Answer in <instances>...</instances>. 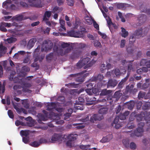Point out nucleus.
<instances>
[{
	"label": "nucleus",
	"instance_id": "nucleus-53",
	"mask_svg": "<svg viewBox=\"0 0 150 150\" xmlns=\"http://www.w3.org/2000/svg\"><path fill=\"white\" fill-rule=\"evenodd\" d=\"M89 115L88 114L85 115L84 118H82L81 119V121L82 122H87L89 120Z\"/></svg>",
	"mask_w": 150,
	"mask_h": 150
},
{
	"label": "nucleus",
	"instance_id": "nucleus-58",
	"mask_svg": "<svg viewBox=\"0 0 150 150\" xmlns=\"http://www.w3.org/2000/svg\"><path fill=\"white\" fill-rule=\"evenodd\" d=\"M31 67H36V70L38 69L39 67V66L36 61H35L31 64Z\"/></svg>",
	"mask_w": 150,
	"mask_h": 150
},
{
	"label": "nucleus",
	"instance_id": "nucleus-35",
	"mask_svg": "<svg viewBox=\"0 0 150 150\" xmlns=\"http://www.w3.org/2000/svg\"><path fill=\"white\" fill-rule=\"evenodd\" d=\"M35 4L34 7L41 8L43 6V4L41 3V0H35Z\"/></svg>",
	"mask_w": 150,
	"mask_h": 150
},
{
	"label": "nucleus",
	"instance_id": "nucleus-33",
	"mask_svg": "<svg viewBox=\"0 0 150 150\" xmlns=\"http://www.w3.org/2000/svg\"><path fill=\"white\" fill-rule=\"evenodd\" d=\"M142 29L141 28L140 29L136 30L134 34L137 37L136 38H138L139 37H140L142 35Z\"/></svg>",
	"mask_w": 150,
	"mask_h": 150
},
{
	"label": "nucleus",
	"instance_id": "nucleus-42",
	"mask_svg": "<svg viewBox=\"0 0 150 150\" xmlns=\"http://www.w3.org/2000/svg\"><path fill=\"white\" fill-rule=\"evenodd\" d=\"M20 133L21 136H25V137H27L29 134L28 130H21Z\"/></svg>",
	"mask_w": 150,
	"mask_h": 150
},
{
	"label": "nucleus",
	"instance_id": "nucleus-20",
	"mask_svg": "<svg viewBox=\"0 0 150 150\" xmlns=\"http://www.w3.org/2000/svg\"><path fill=\"white\" fill-rule=\"evenodd\" d=\"M7 48L3 45L2 43L0 44V58L5 54L6 52Z\"/></svg>",
	"mask_w": 150,
	"mask_h": 150
},
{
	"label": "nucleus",
	"instance_id": "nucleus-40",
	"mask_svg": "<svg viewBox=\"0 0 150 150\" xmlns=\"http://www.w3.org/2000/svg\"><path fill=\"white\" fill-rule=\"evenodd\" d=\"M135 105V103L134 101H130L129 103H127V105L128 109L131 110L134 108Z\"/></svg>",
	"mask_w": 150,
	"mask_h": 150
},
{
	"label": "nucleus",
	"instance_id": "nucleus-16",
	"mask_svg": "<svg viewBox=\"0 0 150 150\" xmlns=\"http://www.w3.org/2000/svg\"><path fill=\"white\" fill-rule=\"evenodd\" d=\"M67 34L68 36H69L75 38H79L80 36V32L71 30L68 32Z\"/></svg>",
	"mask_w": 150,
	"mask_h": 150
},
{
	"label": "nucleus",
	"instance_id": "nucleus-24",
	"mask_svg": "<svg viewBox=\"0 0 150 150\" xmlns=\"http://www.w3.org/2000/svg\"><path fill=\"white\" fill-rule=\"evenodd\" d=\"M68 141H75L78 137V135L76 134H70L68 136H67Z\"/></svg>",
	"mask_w": 150,
	"mask_h": 150
},
{
	"label": "nucleus",
	"instance_id": "nucleus-39",
	"mask_svg": "<svg viewBox=\"0 0 150 150\" xmlns=\"http://www.w3.org/2000/svg\"><path fill=\"white\" fill-rule=\"evenodd\" d=\"M6 85V83L5 81H4L2 85L1 82L0 81V92L2 91V93H4L5 90V86Z\"/></svg>",
	"mask_w": 150,
	"mask_h": 150
},
{
	"label": "nucleus",
	"instance_id": "nucleus-46",
	"mask_svg": "<svg viewBox=\"0 0 150 150\" xmlns=\"http://www.w3.org/2000/svg\"><path fill=\"white\" fill-rule=\"evenodd\" d=\"M73 125L74 126H75L77 125H78L76 126V127L77 129H81L83 128H84L85 127V126L84 125H82L81 124H78V123H76V124H74Z\"/></svg>",
	"mask_w": 150,
	"mask_h": 150
},
{
	"label": "nucleus",
	"instance_id": "nucleus-41",
	"mask_svg": "<svg viewBox=\"0 0 150 150\" xmlns=\"http://www.w3.org/2000/svg\"><path fill=\"white\" fill-rule=\"evenodd\" d=\"M137 37L134 34H132L129 38V43L130 44H133L135 41V38Z\"/></svg>",
	"mask_w": 150,
	"mask_h": 150
},
{
	"label": "nucleus",
	"instance_id": "nucleus-31",
	"mask_svg": "<svg viewBox=\"0 0 150 150\" xmlns=\"http://www.w3.org/2000/svg\"><path fill=\"white\" fill-rule=\"evenodd\" d=\"M28 17H24L23 15H19L17 16L15 18V19L18 21H21L23 20L27 19L29 18Z\"/></svg>",
	"mask_w": 150,
	"mask_h": 150
},
{
	"label": "nucleus",
	"instance_id": "nucleus-3",
	"mask_svg": "<svg viewBox=\"0 0 150 150\" xmlns=\"http://www.w3.org/2000/svg\"><path fill=\"white\" fill-rule=\"evenodd\" d=\"M103 75L99 74L98 75L97 77L95 76L92 77L91 79L92 81H98V83L97 84V87L100 88L103 85Z\"/></svg>",
	"mask_w": 150,
	"mask_h": 150
},
{
	"label": "nucleus",
	"instance_id": "nucleus-12",
	"mask_svg": "<svg viewBox=\"0 0 150 150\" xmlns=\"http://www.w3.org/2000/svg\"><path fill=\"white\" fill-rule=\"evenodd\" d=\"M31 86V84L29 83L25 82L23 83L22 86L23 88V89L22 90L23 92L25 93L30 92L31 91L28 89V88H29Z\"/></svg>",
	"mask_w": 150,
	"mask_h": 150
},
{
	"label": "nucleus",
	"instance_id": "nucleus-37",
	"mask_svg": "<svg viewBox=\"0 0 150 150\" xmlns=\"http://www.w3.org/2000/svg\"><path fill=\"white\" fill-rule=\"evenodd\" d=\"M16 40V38L12 37L8 38L6 40H4L6 43L7 42L8 43H11L14 42H15Z\"/></svg>",
	"mask_w": 150,
	"mask_h": 150
},
{
	"label": "nucleus",
	"instance_id": "nucleus-4",
	"mask_svg": "<svg viewBox=\"0 0 150 150\" xmlns=\"http://www.w3.org/2000/svg\"><path fill=\"white\" fill-rule=\"evenodd\" d=\"M121 90H120L116 91L113 96H109L107 98V100H111L112 102L114 101L115 102L118 101L122 95L121 93Z\"/></svg>",
	"mask_w": 150,
	"mask_h": 150
},
{
	"label": "nucleus",
	"instance_id": "nucleus-14",
	"mask_svg": "<svg viewBox=\"0 0 150 150\" xmlns=\"http://www.w3.org/2000/svg\"><path fill=\"white\" fill-rule=\"evenodd\" d=\"M44 43L45 45V51H47L51 50L53 47V44L51 41L45 40Z\"/></svg>",
	"mask_w": 150,
	"mask_h": 150
},
{
	"label": "nucleus",
	"instance_id": "nucleus-38",
	"mask_svg": "<svg viewBox=\"0 0 150 150\" xmlns=\"http://www.w3.org/2000/svg\"><path fill=\"white\" fill-rule=\"evenodd\" d=\"M54 54L53 52L50 53L46 56V58L47 61L49 62H50L53 59Z\"/></svg>",
	"mask_w": 150,
	"mask_h": 150
},
{
	"label": "nucleus",
	"instance_id": "nucleus-5",
	"mask_svg": "<svg viewBox=\"0 0 150 150\" xmlns=\"http://www.w3.org/2000/svg\"><path fill=\"white\" fill-rule=\"evenodd\" d=\"M42 112L44 114L42 113H38L37 115V117L38 119V122L40 124H41L42 121H46L48 119V112L45 110H42Z\"/></svg>",
	"mask_w": 150,
	"mask_h": 150
},
{
	"label": "nucleus",
	"instance_id": "nucleus-15",
	"mask_svg": "<svg viewBox=\"0 0 150 150\" xmlns=\"http://www.w3.org/2000/svg\"><path fill=\"white\" fill-rule=\"evenodd\" d=\"M81 53V51H78L76 50L71 53L70 56V58L72 59L78 58L80 56Z\"/></svg>",
	"mask_w": 150,
	"mask_h": 150
},
{
	"label": "nucleus",
	"instance_id": "nucleus-19",
	"mask_svg": "<svg viewBox=\"0 0 150 150\" xmlns=\"http://www.w3.org/2000/svg\"><path fill=\"white\" fill-rule=\"evenodd\" d=\"M133 60L129 61L128 63L127 64V73L130 74V73L131 71H134V68L133 66V64L132 62Z\"/></svg>",
	"mask_w": 150,
	"mask_h": 150
},
{
	"label": "nucleus",
	"instance_id": "nucleus-54",
	"mask_svg": "<svg viewBox=\"0 0 150 150\" xmlns=\"http://www.w3.org/2000/svg\"><path fill=\"white\" fill-rule=\"evenodd\" d=\"M113 136L112 134H109L107 135L105 137H104V140H106V141H110L112 139Z\"/></svg>",
	"mask_w": 150,
	"mask_h": 150
},
{
	"label": "nucleus",
	"instance_id": "nucleus-43",
	"mask_svg": "<svg viewBox=\"0 0 150 150\" xmlns=\"http://www.w3.org/2000/svg\"><path fill=\"white\" fill-rule=\"evenodd\" d=\"M150 108L149 103L146 102L142 107V108L143 110H149Z\"/></svg>",
	"mask_w": 150,
	"mask_h": 150
},
{
	"label": "nucleus",
	"instance_id": "nucleus-47",
	"mask_svg": "<svg viewBox=\"0 0 150 150\" xmlns=\"http://www.w3.org/2000/svg\"><path fill=\"white\" fill-rule=\"evenodd\" d=\"M56 52L58 56H63L64 55V52H63V50L61 48H59Z\"/></svg>",
	"mask_w": 150,
	"mask_h": 150
},
{
	"label": "nucleus",
	"instance_id": "nucleus-7",
	"mask_svg": "<svg viewBox=\"0 0 150 150\" xmlns=\"http://www.w3.org/2000/svg\"><path fill=\"white\" fill-rule=\"evenodd\" d=\"M134 86L133 84L130 86H127L125 88V93L127 94L129 92L131 94H135L137 91V89L136 88H134Z\"/></svg>",
	"mask_w": 150,
	"mask_h": 150
},
{
	"label": "nucleus",
	"instance_id": "nucleus-51",
	"mask_svg": "<svg viewBox=\"0 0 150 150\" xmlns=\"http://www.w3.org/2000/svg\"><path fill=\"white\" fill-rule=\"evenodd\" d=\"M114 73L116 76H119L121 74L120 70L117 68H116L115 69Z\"/></svg>",
	"mask_w": 150,
	"mask_h": 150
},
{
	"label": "nucleus",
	"instance_id": "nucleus-56",
	"mask_svg": "<svg viewBox=\"0 0 150 150\" xmlns=\"http://www.w3.org/2000/svg\"><path fill=\"white\" fill-rule=\"evenodd\" d=\"M73 47L72 46L69 47L67 48H66L64 51V55L70 52Z\"/></svg>",
	"mask_w": 150,
	"mask_h": 150
},
{
	"label": "nucleus",
	"instance_id": "nucleus-11",
	"mask_svg": "<svg viewBox=\"0 0 150 150\" xmlns=\"http://www.w3.org/2000/svg\"><path fill=\"white\" fill-rule=\"evenodd\" d=\"M16 74L15 71H11L10 73V76L9 77V79L11 81H13L14 83H16L19 81V79L17 77H15L13 78L14 76Z\"/></svg>",
	"mask_w": 150,
	"mask_h": 150
},
{
	"label": "nucleus",
	"instance_id": "nucleus-1",
	"mask_svg": "<svg viewBox=\"0 0 150 150\" xmlns=\"http://www.w3.org/2000/svg\"><path fill=\"white\" fill-rule=\"evenodd\" d=\"M91 59L88 57L83 58L81 60L79 61L76 64L77 66L79 68H81L85 65L84 69H86L88 67H91L94 63L93 61L90 62Z\"/></svg>",
	"mask_w": 150,
	"mask_h": 150
},
{
	"label": "nucleus",
	"instance_id": "nucleus-64",
	"mask_svg": "<svg viewBox=\"0 0 150 150\" xmlns=\"http://www.w3.org/2000/svg\"><path fill=\"white\" fill-rule=\"evenodd\" d=\"M144 119L146 121H147L146 122L147 125L149 127H150V115H149L148 118L147 117H145Z\"/></svg>",
	"mask_w": 150,
	"mask_h": 150
},
{
	"label": "nucleus",
	"instance_id": "nucleus-13",
	"mask_svg": "<svg viewBox=\"0 0 150 150\" xmlns=\"http://www.w3.org/2000/svg\"><path fill=\"white\" fill-rule=\"evenodd\" d=\"M117 81L114 79H110L109 80L107 84V88H114L117 84Z\"/></svg>",
	"mask_w": 150,
	"mask_h": 150
},
{
	"label": "nucleus",
	"instance_id": "nucleus-17",
	"mask_svg": "<svg viewBox=\"0 0 150 150\" xmlns=\"http://www.w3.org/2000/svg\"><path fill=\"white\" fill-rule=\"evenodd\" d=\"M62 135L61 134L54 133L52 136L51 138V141H58L61 140V139L63 138Z\"/></svg>",
	"mask_w": 150,
	"mask_h": 150
},
{
	"label": "nucleus",
	"instance_id": "nucleus-55",
	"mask_svg": "<svg viewBox=\"0 0 150 150\" xmlns=\"http://www.w3.org/2000/svg\"><path fill=\"white\" fill-rule=\"evenodd\" d=\"M64 119L65 120L67 121H69L70 120V117L71 116L70 114L66 113L64 115Z\"/></svg>",
	"mask_w": 150,
	"mask_h": 150
},
{
	"label": "nucleus",
	"instance_id": "nucleus-52",
	"mask_svg": "<svg viewBox=\"0 0 150 150\" xmlns=\"http://www.w3.org/2000/svg\"><path fill=\"white\" fill-rule=\"evenodd\" d=\"M146 93L144 92H143L142 91H140L138 95V97L139 98H144Z\"/></svg>",
	"mask_w": 150,
	"mask_h": 150
},
{
	"label": "nucleus",
	"instance_id": "nucleus-28",
	"mask_svg": "<svg viewBox=\"0 0 150 150\" xmlns=\"http://www.w3.org/2000/svg\"><path fill=\"white\" fill-rule=\"evenodd\" d=\"M27 0H18V3L23 7L26 8L28 7V4L26 2Z\"/></svg>",
	"mask_w": 150,
	"mask_h": 150
},
{
	"label": "nucleus",
	"instance_id": "nucleus-34",
	"mask_svg": "<svg viewBox=\"0 0 150 150\" xmlns=\"http://www.w3.org/2000/svg\"><path fill=\"white\" fill-rule=\"evenodd\" d=\"M85 20L86 21V23L89 25L92 24L94 20L93 18H90L88 16L85 17Z\"/></svg>",
	"mask_w": 150,
	"mask_h": 150
},
{
	"label": "nucleus",
	"instance_id": "nucleus-10",
	"mask_svg": "<svg viewBox=\"0 0 150 150\" xmlns=\"http://www.w3.org/2000/svg\"><path fill=\"white\" fill-rule=\"evenodd\" d=\"M144 132L142 129H139L137 128L136 129L134 130V133H132L130 134V137H133L134 136L137 137H141L142 135V133Z\"/></svg>",
	"mask_w": 150,
	"mask_h": 150
},
{
	"label": "nucleus",
	"instance_id": "nucleus-50",
	"mask_svg": "<svg viewBox=\"0 0 150 150\" xmlns=\"http://www.w3.org/2000/svg\"><path fill=\"white\" fill-rule=\"evenodd\" d=\"M86 45L84 44L81 43H79L78 45V49L77 50L78 51H81V52H82V49L85 47Z\"/></svg>",
	"mask_w": 150,
	"mask_h": 150
},
{
	"label": "nucleus",
	"instance_id": "nucleus-21",
	"mask_svg": "<svg viewBox=\"0 0 150 150\" xmlns=\"http://www.w3.org/2000/svg\"><path fill=\"white\" fill-rule=\"evenodd\" d=\"M139 9L141 12L146 13L148 14H150V8L147 9L144 4H143L140 6Z\"/></svg>",
	"mask_w": 150,
	"mask_h": 150
},
{
	"label": "nucleus",
	"instance_id": "nucleus-36",
	"mask_svg": "<svg viewBox=\"0 0 150 150\" xmlns=\"http://www.w3.org/2000/svg\"><path fill=\"white\" fill-rule=\"evenodd\" d=\"M58 114L52 112H50L49 115V117L51 119H56L58 117Z\"/></svg>",
	"mask_w": 150,
	"mask_h": 150
},
{
	"label": "nucleus",
	"instance_id": "nucleus-22",
	"mask_svg": "<svg viewBox=\"0 0 150 150\" xmlns=\"http://www.w3.org/2000/svg\"><path fill=\"white\" fill-rule=\"evenodd\" d=\"M138 19L140 23H142L146 21V15L143 14H140L138 16Z\"/></svg>",
	"mask_w": 150,
	"mask_h": 150
},
{
	"label": "nucleus",
	"instance_id": "nucleus-18",
	"mask_svg": "<svg viewBox=\"0 0 150 150\" xmlns=\"http://www.w3.org/2000/svg\"><path fill=\"white\" fill-rule=\"evenodd\" d=\"M22 88V86L20 85H15L13 87V89L15 92L17 93L18 94H21L22 91L21 90Z\"/></svg>",
	"mask_w": 150,
	"mask_h": 150
},
{
	"label": "nucleus",
	"instance_id": "nucleus-59",
	"mask_svg": "<svg viewBox=\"0 0 150 150\" xmlns=\"http://www.w3.org/2000/svg\"><path fill=\"white\" fill-rule=\"evenodd\" d=\"M72 141H67L66 145L67 146L69 147H75L76 146H75L72 143Z\"/></svg>",
	"mask_w": 150,
	"mask_h": 150
},
{
	"label": "nucleus",
	"instance_id": "nucleus-63",
	"mask_svg": "<svg viewBox=\"0 0 150 150\" xmlns=\"http://www.w3.org/2000/svg\"><path fill=\"white\" fill-rule=\"evenodd\" d=\"M67 3L68 6H72L74 5V0H68L67 1Z\"/></svg>",
	"mask_w": 150,
	"mask_h": 150
},
{
	"label": "nucleus",
	"instance_id": "nucleus-61",
	"mask_svg": "<svg viewBox=\"0 0 150 150\" xmlns=\"http://www.w3.org/2000/svg\"><path fill=\"white\" fill-rule=\"evenodd\" d=\"M129 147L132 149L134 150L136 147V144L133 142H131L130 144Z\"/></svg>",
	"mask_w": 150,
	"mask_h": 150
},
{
	"label": "nucleus",
	"instance_id": "nucleus-45",
	"mask_svg": "<svg viewBox=\"0 0 150 150\" xmlns=\"http://www.w3.org/2000/svg\"><path fill=\"white\" fill-rule=\"evenodd\" d=\"M22 104L23 106L26 109H27L29 108V104L26 100H23L22 102Z\"/></svg>",
	"mask_w": 150,
	"mask_h": 150
},
{
	"label": "nucleus",
	"instance_id": "nucleus-26",
	"mask_svg": "<svg viewBox=\"0 0 150 150\" xmlns=\"http://www.w3.org/2000/svg\"><path fill=\"white\" fill-rule=\"evenodd\" d=\"M36 41V39L35 38H32L31 39L28 43V46L30 48H32L34 45Z\"/></svg>",
	"mask_w": 150,
	"mask_h": 150
},
{
	"label": "nucleus",
	"instance_id": "nucleus-2",
	"mask_svg": "<svg viewBox=\"0 0 150 150\" xmlns=\"http://www.w3.org/2000/svg\"><path fill=\"white\" fill-rule=\"evenodd\" d=\"M26 144H29L31 146L33 147H37L42 144H50L60 141H33L30 143V141H23Z\"/></svg>",
	"mask_w": 150,
	"mask_h": 150
},
{
	"label": "nucleus",
	"instance_id": "nucleus-49",
	"mask_svg": "<svg viewBox=\"0 0 150 150\" xmlns=\"http://www.w3.org/2000/svg\"><path fill=\"white\" fill-rule=\"evenodd\" d=\"M88 75V73H86L85 74L83 75V77H80L78 78L76 80H77L78 82H83L84 81V77H85L87 76Z\"/></svg>",
	"mask_w": 150,
	"mask_h": 150
},
{
	"label": "nucleus",
	"instance_id": "nucleus-57",
	"mask_svg": "<svg viewBox=\"0 0 150 150\" xmlns=\"http://www.w3.org/2000/svg\"><path fill=\"white\" fill-rule=\"evenodd\" d=\"M92 91L93 94H94L96 96L98 95L99 93L98 90L96 88H93L92 89Z\"/></svg>",
	"mask_w": 150,
	"mask_h": 150
},
{
	"label": "nucleus",
	"instance_id": "nucleus-6",
	"mask_svg": "<svg viewBox=\"0 0 150 150\" xmlns=\"http://www.w3.org/2000/svg\"><path fill=\"white\" fill-rule=\"evenodd\" d=\"M104 17L106 21L108 26L110 30L111 31V27H113L115 29H116L117 27L115 24L113 23L111 19L109 16L108 14H106L104 12Z\"/></svg>",
	"mask_w": 150,
	"mask_h": 150
},
{
	"label": "nucleus",
	"instance_id": "nucleus-29",
	"mask_svg": "<svg viewBox=\"0 0 150 150\" xmlns=\"http://www.w3.org/2000/svg\"><path fill=\"white\" fill-rule=\"evenodd\" d=\"M30 71V68L27 66H23L22 67L21 73L23 74L24 76H25L27 74L26 72H27Z\"/></svg>",
	"mask_w": 150,
	"mask_h": 150
},
{
	"label": "nucleus",
	"instance_id": "nucleus-44",
	"mask_svg": "<svg viewBox=\"0 0 150 150\" xmlns=\"http://www.w3.org/2000/svg\"><path fill=\"white\" fill-rule=\"evenodd\" d=\"M90 145H83L82 144L79 146V148L83 150L90 149H91L90 148Z\"/></svg>",
	"mask_w": 150,
	"mask_h": 150
},
{
	"label": "nucleus",
	"instance_id": "nucleus-9",
	"mask_svg": "<svg viewBox=\"0 0 150 150\" xmlns=\"http://www.w3.org/2000/svg\"><path fill=\"white\" fill-rule=\"evenodd\" d=\"M103 119V117L99 114H93L91 116L90 121L91 122L94 123L96 121H100Z\"/></svg>",
	"mask_w": 150,
	"mask_h": 150
},
{
	"label": "nucleus",
	"instance_id": "nucleus-48",
	"mask_svg": "<svg viewBox=\"0 0 150 150\" xmlns=\"http://www.w3.org/2000/svg\"><path fill=\"white\" fill-rule=\"evenodd\" d=\"M148 63V59H142L140 62V65L141 66L146 65Z\"/></svg>",
	"mask_w": 150,
	"mask_h": 150
},
{
	"label": "nucleus",
	"instance_id": "nucleus-23",
	"mask_svg": "<svg viewBox=\"0 0 150 150\" xmlns=\"http://www.w3.org/2000/svg\"><path fill=\"white\" fill-rule=\"evenodd\" d=\"M47 110L49 111H52L53 109L56 108V105L55 103L52 102L48 103L47 105Z\"/></svg>",
	"mask_w": 150,
	"mask_h": 150
},
{
	"label": "nucleus",
	"instance_id": "nucleus-30",
	"mask_svg": "<svg viewBox=\"0 0 150 150\" xmlns=\"http://www.w3.org/2000/svg\"><path fill=\"white\" fill-rule=\"evenodd\" d=\"M121 35L122 37L126 38L128 35V32L126 31L125 28L122 27L121 28Z\"/></svg>",
	"mask_w": 150,
	"mask_h": 150
},
{
	"label": "nucleus",
	"instance_id": "nucleus-8",
	"mask_svg": "<svg viewBox=\"0 0 150 150\" xmlns=\"http://www.w3.org/2000/svg\"><path fill=\"white\" fill-rule=\"evenodd\" d=\"M11 3V0H7L5 1L3 3L2 6L3 8L8 9L9 8L12 10H15L16 9V6L15 5L13 4H12L10 6V7H9V5H10Z\"/></svg>",
	"mask_w": 150,
	"mask_h": 150
},
{
	"label": "nucleus",
	"instance_id": "nucleus-25",
	"mask_svg": "<svg viewBox=\"0 0 150 150\" xmlns=\"http://www.w3.org/2000/svg\"><path fill=\"white\" fill-rule=\"evenodd\" d=\"M148 71V69L147 68L145 67H143L141 68L137 69V74H141L143 73L147 72Z\"/></svg>",
	"mask_w": 150,
	"mask_h": 150
},
{
	"label": "nucleus",
	"instance_id": "nucleus-32",
	"mask_svg": "<svg viewBox=\"0 0 150 150\" xmlns=\"http://www.w3.org/2000/svg\"><path fill=\"white\" fill-rule=\"evenodd\" d=\"M149 83H145L142 86L141 89L145 91H150V88L149 87Z\"/></svg>",
	"mask_w": 150,
	"mask_h": 150
},
{
	"label": "nucleus",
	"instance_id": "nucleus-62",
	"mask_svg": "<svg viewBox=\"0 0 150 150\" xmlns=\"http://www.w3.org/2000/svg\"><path fill=\"white\" fill-rule=\"evenodd\" d=\"M52 15V12L51 11H46L44 14V15L47 16L48 18H49Z\"/></svg>",
	"mask_w": 150,
	"mask_h": 150
},
{
	"label": "nucleus",
	"instance_id": "nucleus-27",
	"mask_svg": "<svg viewBox=\"0 0 150 150\" xmlns=\"http://www.w3.org/2000/svg\"><path fill=\"white\" fill-rule=\"evenodd\" d=\"M137 120L138 122H140L145 117V115L144 112H141L139 114L136 115Z\"/></svg>",
	"mask_w": 150,
	"mask_h": 150
},
{
	"label": "nucleus",
	"instance_id": "nucleus-60",
	"mask_svg": "<svg viewBox=\"0 0 150 150\" xmlns=\"http://www.w3.org/2000/svg\"><path fill=\"white\" fill-rule=\"evenodd\" d=\"M119 119H120V118L118 116H116L114 119V121L111 123V125L112 126H114V124L118 123Z\"/></svg>",
	"mask_w": 150,
	"mask_h": 150
}]
</instances>
